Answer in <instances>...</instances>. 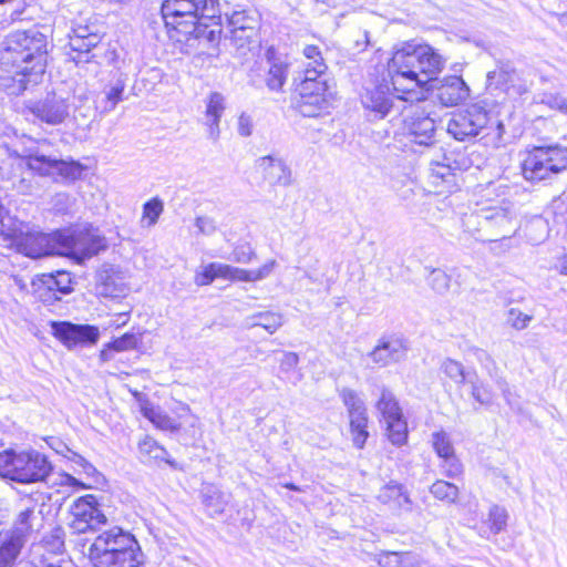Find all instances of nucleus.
<instances>
[{"label":"nucleus","instance_id":"6ab92c4d","mask_svg":"<svg viewBox=\"0 0 567 567\" xmlns=\"http://www.w3.org/2000/svg\"><path fill=\"white\" fill-rule=\"evenodd\" d=\"M196 20V27H203L205 30H196L190 38L205 40L208 43H217L223 30L218 0H200Z\"/></svg>","mask_w":567,"mask_h":567},{"label":"nucleus","instance_id":"f03ea898","mask_svg":"<svg viewBox=\"0 0 567 567\" xmlns=\"http://www.w3.org/2000/svg\"><path fill=\"white\" fill-rule=\"evenodd\" d=\"M0 56V87L20 95L38 85L45 71L47 38L37 29L12 32Z\"/></svg>","mask_w":567,"mask_h":567},{"label":"nucleus","instance_id":"09e8293b","mask_svg":"<svg viewBox=\"0 0 567 567\" xmlns=\"http://www.w3.org/2000/svg\"><path fill=\"white\" fill-rule=\"evenodd\" d=\"M125 90V83L121 79H118L106 92V104L104 106V112L113 111L118 102L123 99V93Z\"/></svg>","mask_w":567,"mask_h":567},{"label":"nucleus","instance_id":"a19ab883","mask_svg":"<svg viewBox=\"0 0 567 567\" xmlns=\"http://www.w3.org/2000/svg\"><path fill=\"white\" fill-rule=\"evenodd\" d=\"M48 282L54 287L60 297L69 295L73 291V279L68 271H56L55 274H44Z\"/></svg>","mask_w":567,"mask_h":567},{"label":"nucleus","instance_id":"864d4df0","mask_svg":"<svg viewBox=\"0 0 567 567\" xmlns=\"http://www.w3.org/2000/svg\"><path fill=\"white\" fill-rule=\"evenodd\" d=\"M369 358L378 367H385L390 359V342L382 340L381 343L369 353Z\"/></svg>","mask_w":567,"mask_h":567},{"label":"nucleus","instance_id":"dca6fc26","mask_svg":"<svg viewBox=\"0 0 567 567\" xmlns=\"http://www.w3.org/2000/svg\"><path fill=\"white\" fill-rule=\"evenodd\" d=\"M486 87L491 92L499 90L516 97L529 90V83L511 63L501 62L495 70L487 73Z\"/></svg>","mask_w":567,"mask_h":567},{"label":"nucleus","instance_id":"9b49d317","mask_svg":"<svg viewBox=\"0 0 567 567\" xmlns=\"http://www.w3.org/2000/svg\"><path fill=\"white\" fill-rule=\"evenodd\" d=\"M296 91L295 106L303 116L315 117L330 107L331 93L327 82L301 81Z\"/></svg>","mask_w":567,"mask_h":567},{"label":"nucleus","instance_id":"c03bdc74","mask_svg":"<svg viewBox=\"0 0 567 567\" xmlns=\"http://www.w3.org/2000/svg\"><path fill=\"white\" fill-rule=\"evenodd\" d=\"M429 286L439 295L445 293L450 289V276L439 268H433L426 277Z\"/></svg>","mask_w":567,"mask_h":567},{"label":"nucleus","instance_id":"72a5a7b5","mask_svg":"<svg viewBox=\"0 0 567 567\" xmlns=\"http://www.w3.org/2000/svg\"><path fill=\"white\" fill-rule=\"evenodd\" d=\"M408 422L402 409L392 400V445H403L408 442Z\"/></svg>","mask_w":567,"mask_h":567},{"label":"nucleus","instance_id":"412c9836","mask_svg":"<svg viewBox=\"0 0 567 567\" xmlns=\"http://www.w3.org/2000/svg\"><path fill=\"white\" fill-rule=\"evenodd\" d=\"M341 398L348 409L353 444L358 449H362L369 435L367 431L368 417L364 403L357 392L351 389H343L341 391Z\"/></svg>","mask_w":567,"mask_h":567},{"label":"nucleus","instance_id":"2eb2a0df","mask_svg":"<svg viewBox=\"0 0 567 567\" xmlns=\"http://www.w3.org/2000/svg\"><path fill=\"white\" fill-rule=\"evenodd\" d=\"M70 528L78 534L94 530L106 523L105 515L97 507L93 495H85L75 499L70 509Z\"/></svg>","mask_w":567,"mask_h":567},{"label":"nucleus","instance_id":"37998d69","mask_svg":"<svg viewBox=\"0 0 567 567\" xmlns=\"http://www.w3.org/2000/svg\"><path fill=\"white\" fill-rule=\"evenodd\" d=\"M140 452L141 454L148 455L150 457L154 460H162L168 463L171 466H174V462L168 460L166 456L168 455L167 451L157 444V442L151 437H145L140 443Z\"/></svg>","mask_w":567,"mask_h":567},{"label":"nucleus","instance_id":"5fc2aeb1","mask_svg":"<svg viewBox=\"0 0 567 567\" xmlns=\"http://www.w3.org/2000/svg\"><path fill=\"white\" fill-rule=\"evenodd\" d=\"M420 564V558L411 551H392V567H415Z\"/></svg>","mask_w":567,"mask_h":567},{"label":"nucleus","instance_id":"6e6d98bb","mask_svg":"<svg viewBox=\"0 0 567 567\" xmlns=\"http://www.w3.org/2000/svg\"><path fill=\"white\" fill-rule=\"evenodd\" d=\"M256 258L254 249L248 245H240L234 248L229 259L238 264H249Z\"/></svg>","mask_w":567,"mask_h":567},{"label":"nucleus","instance_id":"4c0bfd02","mask_svg":"<svg viewBox=\"0 0 567 567\" xmlns=\"http://www.w3.org/2000/svg\"><path fill=\"white\" fill-rule=\"evenodd\" d=\"M68 452L69 454L66 457L72 462L74 465V471L78 474L85 475L86 478H90L93 483H99L103 478L102 474L95 468V466L85 460L82 455L69 449Z\"/></svg>","mask_w":567,"mask_h":567},{"label":"nucleus","instance_id":"7c9ffc66","mask_svg":"<svg viewBox=\"0 0 567 567\" xmlns=\"http://www.w3.org/2000/svg\"><path fill=\"white\" fill-rule=\"evenodd\" d=\"M203 503L210 516L224 513L229 503V495L214 485H206L202 489Z\"/></svg>","mask_w":567,"mask_h":567},{"label":"nucleus","instance_id":"aec40b11","mask_svg":"<svg viewBox=\"0 0 567 567\" xmlns=\"http://www.w3.org/2000/svg\"><path fill=\"white\" fill-rule=\"evenodd\" d=\"M431 445L441 460L442 473L449 478L461 477L464 467L455 453L451 435L444 430L435 431L431 434Z\"/></svg>","mask_w":567,"mask_h":567},{"label":"nucleus","instance_id":"e2e57ef3","mask_svg":"<svg viewBox=\"0 0 567 567\" xmlns=\"http://www.w3.org/2000/svg\"><path fill=\"white\" fill-rule=\"evenodd\" d=\"M216 271H214L210 268V264L203 267L202 270L196 271L195 275V284L197 286H208L210 285L217 277L215 275Z\"/></svg>","mask_w":567,"mask_h":567},{"label":"nucleus","instance_id":"7ed1b4c3","mask_svg":"<svg viewBox=\"0 0 567 567\" xmlns=\"http://www.w3.org/2000/svg\"><path fill=\"white\" fill-rule=\"evenodd\" d=\"M507 190L505 185L488 184L485 198L477 200L473 212L463 218L466 231L474 234L486 229L502 238L514 234L518 223L514 204L503 197Z\"/></svg>","mask_w":567,"mask_h":567},{"label":"nucleus","instance_id":"0eeeda50","mask_svg":"<svg viewBox=\"0 0 567 567\" xmlns=\"http://www.w3.org/2000/svg\"><path fill=\"white\" fill-rule=\"evenodd\" d=\"M564 169H567V145L534 147L522 161L523 177L532 183L550 179Z\"/></svg>","mask_w":567,"mask_h":567},{"label":"nucleus","instance_id":"9d476101","mask_svg":"<svg viewBox=\"0 0 567 567\" xmlns=\"http://www.w3.org/2000/svg\"><path fill=\"white\" fill-rule=\"evenodd\" d=\"M227 17V29L229 39L237 50L245 51L255 43L259 29V16L255 10H234L230 14L225 12Z\"/></svg>","mask_w":567,"mask_h":567},{"label":"nucleus","instance_id":"c85d7f7f","mask_svg":"<svg viewBox=\"0 0 567 567\" xmlns=\"http://www.w3.org/2000/svg\"><path fill=\"white\" fill-rule=\"evenodd\" d=\"M305 59H315V63H303V69L299 73V81L326 82L322 75L327 71V64L322 56L321 50L315 44H307L302 49Z\"/></svg>","mask_w":567,"mask_h":567},{"label":"nucleus","instance_id":"ea45409f","mask_svg":"<svg viewBox=\"0 0 567 567\" xmlns=\"http://www.w3.org/2000/svg\"><path fill=\"white\" fill-rule=\"evenodd\" d=\"M505 128L503 123L497 118V116L489 115L488 124L485 127H482L483 136L486 144H489L494 147H498L503 143V135Z\"/></svg>","mask_w":567,"mask_h":567},{"label":"nucleus","instance_id":"f704fd0d","mask_svg":"<svg viewBox=\"0 0 567 567\" xmlns=\"http://www.w3.org/2000/svg\"><path fill=\"white\" fill-rule=\"evenodd\" d=\"M430 493L434 498L445 504H454L458 499V487L444 480H436L430 487Z\"/></svg>","mask_w":567,"mask_h":567},{"label":"nucleus","instance_id":"bf43d9fd","mask_svg":"<svg viewBox=\"0 0 567 567\" xmlns=\"http://www.w3.org/2000/svg\"><path fill=\"white\" fill-rule=\"evenodd\" d=\"M540 102L550 109H555L567 114V101L560 95L546 93L543 95Z\"/></svg>","mask_w":567,"mask_h":567},{"label":"nucleus","instance_id":"3c124183","mask_svg":"<svg viewBox=\"0 0 567 567\" xmlns=\"http://www.w3.org/2000/svg\"><path fill=\"white\" fill-rule=\"evenodd\" d=\"M392 503H395L400 512H411L413 502L410 498L409 492L402 485H392Z\"/></svg>","mask_w":567,"mask_h":567},{"label":"nucleus","instance_id":"13d9d810","mask_svg":"<svg viewBox=\"0 0 567 567\" xmlns=\"http://www.w3.org/2000/svg\"><path fill=\"white\" fill-rule=\"evenodd\" d=\"M195 226L198 229V234L204 236H212L217 230L215 220L208 216H198L195 219Z\"/></svg>","mask_w":567,"mask_h":567},{"label":"nucleus","instance_id":"a878e982","mask_svg":"<svg viewBox=\"0 0 567 567\" xmlns=\"http://www.w3.org/2000/svg\"><path fill=\"white\" fill-rule=\"evenodd\" d=\"M73 34L70 37V48L72 51L78 52L73 56V61L79 64L81 62H90L97 56L96 53L90 55L92 49H97L101 37L92 31L87 25H76L72 30Z\"/></svg>","mask_w":567,"mask_h":567},{"label":"nucleus","instance_id":"a211bd4d","mask_svg":"<svg viewBox=\"0 0 567 567\" xmlns=\"http://www.w3.org/2000/svg\"><path fill=\"white\" fill-rule=\"evenodd\" d=\"M25 107L35 118L50 125L62 124L70 114L68 99L54 92L39 101L27 102Z\"/></svg>","mask_w":567,"mask_h":567},{"label":"nucleus","instance_id":"f257e3e1","mask_svg":"<svg viewBox=\"0 0 567 567\" xmlns=\"http://www.w3.org/2000/svg\"><path fill=\"white\" fill-rule=\"evenodd\" d=\"M445 60L430 45L408 41L392 48V111L396 134L415 144L427 145L435 131L432 105L425 103L427 87L443 70Z\"/></svg>","mask_w":567,"mask_h":567},{"label":"nucleus","instance_id":"0e129e2a","mask_svg":"<svg viewBox=\"0 0 567 567\" xmlns=\"http://www.w3.org/2000/svg\"><path fill=\"white\" fill-rule=\"evenodd\" d=\"M299 363V357L295 352L286 351L282 353V358L280 360V371L284 373H288L292 371Z\"/></svg>","mask_w":567,"mask_h":567},{"label":"nucleus","instance_id":"423d86ee","mask_svg":"<svg viewBox=\"0 0 567 567\" xmlns=\"http://www.w3.org/2000/svg\"><path fill=\"white\" fill-rule=\"evenodd\" d=\"M48 457L38 451L0 452V476L21 484L44 482L52 472Z\"/></svg>","mask_w":567,"mask_h":567},{"label":"nucleus","instance_id":"bb28decb","mask_svg":"<svg viewBox=\"0 0 567 567\" xmlns=\"http://www.w3.org/2000/svg\"><path fill=\"white\" fill-rule=\"evenodd\" d=\"M437 97L445 106H454L464 102L470 95V89L461 76H446L436 87Z\"/></svg>","mask_w":567,"mask_h":567},{"label":"nucleus","instance_id":"79ce46f5","mask_svg":"<svg viewBox=\"0 0 567 567\" xmlns=\"http://www.w3.org/2000/svg\"><path fill=\"white\" fill-rule=\"evenodd\" d=\"M441 369L455 384H463L467 382L468 377H473L471 373H465L462 363L452 359H445L442 362Z\"/></svg>","mask_w":567,"mask_h":567},{"label":"nucleus","instance_id":"5701e85b","mask_svg":"<svg viewBox=\"0 0 567 567\" xmlns=\"http://www.w3.org/2000/svg\"><path fill=\"white\" fill-rule=\"evenodd\" d=\"M54 337H56L69 349L79 344H94L99 340V329L90 324H75L71 322L51 323Z\"/></svg>","mask_w":567,"mask_h":567},{"label":"nucleus","instance_id":"20e7f679","mask_svg":"<svg viewBox=\"0 0 567 567\" xmlns=\"http://www.w3.org/2000/svg\"><path fill=\"white\" fill-rule=\"evenodd\" d=\"M0 235L11 247L27 257L37 259L50 255H60V230L52 234H44L31 230L30 227L10 216L2 221Z\"/></svg>","mask_w":567,"mask_h":567},{"label":"nucleus","instance_id":"39448f33","mask_svg":"<svg viewBox=\"0 0 567 567\" xmlns=\"http://www.w3.org/2000/svg\"><path fill=\"white\" fill-rule=\"evenodd\" d=\"M18 158L24 161L27 167L40 176L60 178L64 182H74L82 177L84 166L74 159H62L50 150L45 140L24 147L22 153L14 152Z\"/></svg>","mask_w":567,"mask_h":567},{"label":"nucleus","instance_id":"c9c22d12","mask_svg":"<svg viewBox=\"0 0 567 567\" xmlns=\"http://www.w3.org/2000/svg\"><path fill=\"white\" fill-rule=\"evenodd\" d=\"M288 75V64L285 62H274L270 64L265 83L270 91L279 92L286 83Z\"/></svg>","mask_w":567,"mask_h":567},{"label":"nucleus","instance_id":"6e6552de","mask_svg":"<svg viewBox=\"0 0 567 567\" xmlns=\"http://www.w3.org/2000/svg\"><path fill=\"white\" fill-rule=\"evenodd\" d=\"M60 255L70 256L78 261L91 258L107 247L106 238L99 228L91 225L60 230Z\"/></svg>","mask_w":567,"mask_h":567},{"label":"nucleus","instance_id":"a18cd8bd","mask_svg":"<svg viewBox=\"0 0 567 567\" xmlns=\"http://www.w3.org/2000/svg\"><path fill=\"white\" fill-rule=\"evenodd\" d=\"M144 416L161 430L175 432L179 429V425L173 419L155 409H145Z\"/></svg>","mask_w":567,"mask_h":567},{"label":"nucleus","instance_id":"680f3d73","mask_svg":"<svg viewBox=\"0 0 567 567\" xmlns=\"http://www.w3.org/2000/svg\"><path fill=\"white\" fill-rule=\"evenodd\" d=\"M408 350L409 343L404 338H392V361H399L404 358Z\"/></svg>","mask_w":567,"mask_h":567},{"label":"nucleus","instance_id":"2f4dec72","mask_svg":"<svg viewBox=\"0 0 567 567\" xmlns=\"http://www.w3.org/2000/svg\"><path fill=\"white\" fill-rule=\"evenodd\" d=\"M44 274L35 276L31 281L32 292L42 303L54 305L61 300L60 295L50 282H48Z\"/></svg>","mask_w":567,"mask_h":567},{"label":"nucleus","instance_id":"49530a36","mask_svg":"<svg viewBox=\"0 0 567 567\" xmlns=\"http://www.w3.org/2000/svg\"><path fill=\"white\" fill-rule=\"evenodd\" d=\"M163 210H164L163 200L159 199L158 197H154V198L147 200L143 205L142 220L143 221L146 220L148 227L154 226L157 223Z\"/></svg>","mask_w":567,"mask_h":567},{"label":"nucleus","instance_id":"052dcab7","mask_svg":"<svg viewBox=\"0 0 567 567\" xmlns=\"http://www.w3.org/2000/svg\"><path fill=\"white\" fill-rule=\"evenodd\" d=\"M377 409L382 414V422L384 424L386 435H390V400L386 399L385 391L382 392V395L377 403Z\"/></svg>","mask_w":567,"mask_h":567},{"label":"nucleus","instance_id":"ddd939ff","mask_svg":"<svg viewBox=\"0 0 567 567\" xmlns=\"http://www.w3.org/2000/svg\"><path fill=\"white\" fill-rule=\"evenodd\" d=\"M43 505L29 498L22 501L18 507L12 527L6 532L8 535L25 544L29 538L38 534L44 526Z\"/></svg>","mask_w":567,"mask_h":567},{"label":"nucleus","instance_id":"393cba45","mask_svg":"<svg viewBox=\"0 0 567 567\" xmlns=\"http://www.w3.org/2000/svg\"><path fill=\"white\" fill-rule=\"evenodd\" d=\"M390 87L388 79L383 74L381 82L378 80L365 87V92L361 96L363 106L370 111L373 118H384L390 111Z\"/></svg>","mask_w":567,"mask_h":567},{"label":"nucleus","instance_id":"e433bc0d","mask_svg":"<svg viewBox=\"0 0 567 567\" xmlns=\"http://www.w3.org/2000/svg\"><path fill=\"white\" fill-rule=\"evenodd\" d=\"M248 320L249 327H261L271 334L284 323L281 315L271 311L258 312Z\"/></svg>","mask_w":567,"mask_h":567},{"label":"nucleus","instance_id":"f3484780","mask_svg":"<svg viewBox=\"0 0 567 567\" xmlns=\"http://www.w3.org/2000/svg\"><path fill=\"white\" fill-rule=\"evenodd\" d=\"M488 121L489 114L485 110L478 105H472L453 115L449 121L447 132L455 140L464 141L481 134L482 127H485Z\"/></svg>","mask_w":567,"mask_h":567},{"label":"nucleus","instance_id":"338daca9","mask_svg":"<svg viewBox=\"0 0 567 567\" xmlns=\"http://www.w3.org/2000/svg\"><path fill=\"white\" fill-rule=\"evenodd\" d=\"M276 267V260H270L266 262L258 269L250 270L251 272V281H258L267 278Z\"/></svg>","mask_w":567,"mask_h":567},{"label":"nucleus","instance_id":"4468645a","mask_svg":"<svg viewBox=\"0 0 567 567\" xmlns=\"http://www.w3.org/2000/svg\"><path fill=\"white\" fill-rule=\"evenodd\" d=\"M468 167V159L463 154H444L442 161L431 164V183L437 193H452L456 187L457 172Z\"/></svg>","mask_w":567,"mask_h":567},{"label":"nucleus","instance_id":"4d7b16f0","mask_svg":"<svg viewBox=\"0 0 567 567\" xmlns=\"http://www.w3.org/2000/svg\"><path fill=\"white\" fill-rule=\"evenodd\" d=\"M254 131V120L252 116L246 112H243L238 116L237 121V133L241 137H248L252 134Z\"/></svg>","mask_w":567,"mask_h":567},{"label":"nucleus","instance_id":"c756f323","mask_svg":"<svg viewBox=\"0 0 567 567\" xmlns=\"http://www.w3.org/2000/svg\"><path fill=\"white\" fill-rule=\"evenodd\" d=\"M508 513L499 506L493 505L488 511L486 520L484 522L485 527L480 529V535L485 538H489L491 535H497L503 532L507 526Z\"/></svg>","mask_w":567,"mask_h":567},{"label":"nucleus","instance_id":"774afa93","mask_svg":"<svg viewBox=\"0 0 567 567\" xmlns=\"http://www.w3.org/2000/svg\"><path fill=\"white\" fill-rule=\"evenodd\" d=\"M219 123H220V120H218V118H207L206 117V120H205L207 137H208V140H210L214 143H216L220 136Z\"/></svg>","mask_w":567,"mask_h":567},{"label":"nucleus","instance_id":"f8f14e48","mask_svg":"<svg viewBox=\"0 0 567 567\" xmlns=\"http://www.w3.org/2000/svg\"><path fill=\"white\" fill-rule=\"evenodd\" d=\"M137 546L140 545L131 533L114 526L99 534L89 545L83 544L82 553L86 555L90 560H93V558H99L106 554L120 553V550H126Z\"/></svg>","mask_w":567,"mask_h":567},{"label":"nucleus","instance_id":"cd10ccee","mask_svg":"<svg viewBox=\"0 0 567 567\" xmlns=\"http://www.w3.org/2000/svg\"><path fill=\"white\" fill-rule=\"evenodd\" d=\"M144 555L141 547L120 550V553L106 554L99 558H93L92 564L95 567H141Z\"/></svg>","mask_w":567,"mask_h":567},{"label":"nucleus","instance_id":"473e14b6","mask_svg":"<svg viewBox=\"0 0 567 567\" xmlns=\"http://www.w3.org/2000/svg\"><path fill=\"white\" fill-rule=\"evenodd\" d=\"M59 556L43 550V546H32L29 558L21 563V567H61Z\"/></svg>","mask_w":567,"mask_h":567},{"label":"nucleus","instance_id":"8fccbe9b","mask_svg":"<svg viewBox=\"0 0 567 567\" xmlns=\"http://www.w3.org/2000/svg\"><path fill=\"white\" fill-rule=\"evenodd\" d=\"M467 382L472 385V396L481 404H489L492 402L493 395L489 389L478 382L477 377L473 374V377L467 378Z\"/></svg>","mask_w":567,"mask_h":567},{"label":"nucleus","instance_id":"4be33fe9","mask_svg":"<svg viewBox=\"0 0 567 567\" xmlns=\"http://www.w3.org/2000/svg\"><path fill=\"white\" fill-rule=\"evenodd\" d=\"M255 169L269 186L288 187L292 184V171L278 155H265L255 161Z\"/></svg>","mask_w":567,"mask_h":567},{"label":"nucleus","instance_id":"de8ad7c7","mask_svg":"<svg viewBox=\"0 0 567 567\" xmlns=\"http://www.w3.org/2000/svg\"><path fill=\"white\" fill-rule=\"evenodd\" d=\"M225 111V99L218 92H213L206 104L205 116L207 118H221V115Z\"/></svg>","mask_w":567,"mask_h":567},{"label":"nucleus","instance_id":"b1692460","mask_svg":"<svg viewBox=\"0 0 567 567\" xmlns=\"http://www.w3.org/2000/svg\"><path fill=\"white\" fill-rule=\"evenodd\" d=\"M127 276L120 267L104 265L97 272L96 291L105 298H121L127 295Z\"/></svg>","mask_w":567,"mask_h":567},{"label":"nucleus","instance_id":"603ef678","mask_svg":"<svg viewBox=\"0 0 567 567\" xmlns=\"http://www.w3.org/2000/svg\"><path fill=\"white\" fill-rule=\"evenodd\" d=\"M532 320V315H527L517 308H511L507 312V323L516 330H523L527 328Z\"/></svg>","mask_w":567,"mask_h":567},{"label":"nucleus","instance_id":"1a4fd4ad","mask_svg":"<svg viewBox=\"0 0 567 567\" xmlns=\"http://www.w3.org/2000/svg\"><path fill=\"white\" fill-rule=\"evenodd\" d=\"M200 0H164L162 3V17L169 32L181 35L176 41H189L192 33L204 30L196 27V12Z\"/></svg>","mask_w":567,"mask_h":567},{"label":"nucleus","instance_id":"58836bf2","mask_svg":"<svg viewBox=\"0 0 567 567\" xmlns=\"http://www.w3.org/2000/svg\"><path fill=\"white\" fill-rule=\"evenodd\" d=\"M34 546H43V550L59 556L64 550V530L62 527L56 526L47 534L39 544Z\"/></svg>","mask_w":567,"mask_h":567},{"label":"nucleus","instance_id":"69168bd1","mask_svg":"<svg viewBox=\"0 0 567 567\" xmlns=\"http://www.w3.org/2000/svg\"><path fill=\"white\" fill-rule=\"evenodd\" d=\"M136 346V338L133 334L126 333L112 342V348L116 351H125L133 349Z\"/></svg>","mask_w":567,"mask_h":567}]
</instances>
